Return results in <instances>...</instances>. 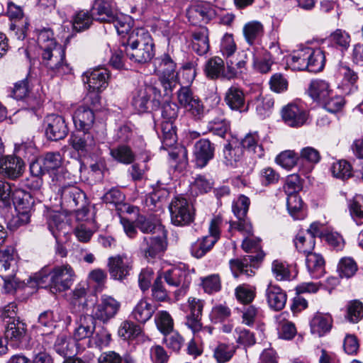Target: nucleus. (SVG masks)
I'll return each mask as SVG.
<instances>
[{
  "mask_svg": "<svg viewBox=\"0 0 363 363\" xmlns=\"http://www.w3.org/2000/svg\"><path fill=\"white\" fill-rule=\"evenodd\" d=\"M177 99L180 106L196 120H200L203 116L204 106L189 87H181L177 91Z\"/></svg>",
  "mask_w": 363,
  "mask_h": 363,
  "instance_id": "8",
  "label": "nucleus"
},
{
  "mask_svg": "<svg viewBox=\"0 0 363 363\" xmlns=\"http://www.w3.org/2000/svg\"><path fill=\"white\" fill-rule=\"evenodd\" d=\"M242 33L249 45H256L259 43L264 35V26L258 21H249L244 25Z\"/></svg>",
  "mask_w": 363,
  "mask_h": 363,
  "instance_id": "31",
  "label": "nucleus"
},
{
  "mask_svg": "<svg viewBox=\"0 0 363 363\" xmlns=\"http://www.w3.org/2000/svg\"><path fill=\"white\" fill-rule=\"evenodd\" d=\"M108 23H113L119 35L127 34L129 36L132 28V19L129 16L118 15L115 13L113 19Z\"/></svg>",
  "mask_w": 363,
  "mask_h": 363,
  "instance_id": "51",
  "label": "nucleus"
},
{
  "mask_svg": "<svg viewBox=\"0 0 363 363\" xmlns=\"http://www.w3.org/2000/svg\"><path fill=\"white\" fill-rule=\"evenodd\" d=\"M135 225L143 233H155L164 231L163 226L155 216L138 215L135 219Z\"/></svg>",
  "mask_w": 363,
  "mask_h": 363,
  "instance_id": "35",
  "label": "nucleus"
},
{
  "mask_svg": "<svg viewBox=\"0 0 363 363\" xmlns=\"http://www.w3.org/2000/svg\"><path fill=\"white\" fill-rule=\"evenodd\" d=\"M125 52L133 62L145 63L155 56V43L150 33L143 28L133 29L127 38Z\"/></svg>",
  "mask_w": 363,
  "mask_h": 363,
  "instance_id": "2",
  "label": "nucleus"
},
{
  "mask_svg": "<svg viewBox=\"0 0 363 363\" xmlns=\"http://www.w3.org/2000/svg\"><path fill=\"white\" fill-rule=\"evenodd\" d=\"M30 176L27 179L26 186L33 191H38L43 184L42 176L45 174L40 166L37 163H31L30 165Z\"/></svg>",
  "mask_w": 363,
  "mask_h": 363,
  "instance_id": "48",
  "label": "nucleus"
},
{
  "mask_svg": "<svg viewBox=\"0 0 363 363\" xmlns=\"http://www.w3.org/2000/svg\"><path fill=\"white\" fill-rule=\"evenodd\" d=\"M37 43L42 50L60 45L55 40L52 30L48 28L42 29L38 32Z\"/></svg>",
  "mask_w": 363,
  "mask_h": 363,
  "instance_id": "61",
  "label": "nucleus"
},
{
  "mask_svg": "<svg viewBox=\"0 0 363 363\" xmlns=\"http://www.w3.org/2000/svg\"><path fill=\"white\" fill-rule=\"evenodd\" d=\"M296 250L305 255L313 252L315 245V240L312 235H306L303 233L297 234L294 240Z\"/></svg>",
  "mask_w": 363,
  "mask_h": 363,
  "instance_id": "47",
  "label": "nucleus"
},
{
  "mask_svg": "<svg viewBox=\"0 0 363 363\" xmlns=\"http://www.w3.org/2000/svg\"><path fill=\"white\" fill-rule=\"evenodd\" d=\"M208 34L206 27H199L191 33L192 49L199 55H205L209 50Z\"/></svg>",
  "mask_w": 363,
  "mask_h": 363,
  "instance_id": "30",
  "label": "nucleus"
},
{
  "mask_svg": "<svg viewBox=\"0 0 363 363\" xmlns=\"http://www.w3.org/2000/svg\"><path fill=\"white\" fill-rule=\"evenodd\" d=\"M242 149L238 145L227 144L223 150L224 162L227 166L235 167L241 160Z\"/></svg>",
  "mask_w": 363,
  "mask_h": 363,
  "instance_id": "49",
  "label": "nucleus"
},
{
  "mask_svg": "<svg viewBox=\"0 0 363 363\" xmlns=\"http://www.w3.org/2000/svg\"><path fill=\"white\" fill-rule=\"evenodd\" d=\"M121 308V303L112 296L103 295L100 302L93 307L92 315L96 320L107 323L115 317Z\"/></svg>",
  "mask_w": 363,
  "mask_h": 363,
  "instance_id": "10",
  "label": "nucleus"
},
{
  "mask_svg": "<svg viewBox=\"0 0 363 363\" xmlns=\"http://www.w3.org/2000/svg\"><path fill=\"white\" fill-rule=\"evenodd\" d=\"M309 47H305L294 51L287 58V65L293 70H304L308 67Z\"/></svg>",
  "mask_w": 363,
  "mask_h": 363,
  "instance_id": "39",
  "label": "nucleus"
},
{
  "mask_svg": "<svg viewBox=\"0 0 363 363\" xmlns=\"http://www.w3.org/2000/svg\"><path fill=\"white\" fill-rule=\"evenodd\" d=\"M301 159L308 162L306 168L301 170L302 174H306L312 170L314 164L320 161V155L317 150L311 147H306L301 151Z\"/></svg>",
  "mask_w": 363,
  "mask_h": 363,
  "instance_id": "52",
  "label": "nucleus"
},
{
  "mask_svg": "<svg viewBox=\"0 0 363 363\" xmlns=\"http://www.w3.org/2000/svg\"><path fill=\"white\" fill-rule=\"evenodd\" d=\"M266 297L269 306L274 311H281L286 302V293L278 286L269 284L266 289Z\"/></svg>",
  "mask_w": 363,
  "mask_h": 363,
  "instance_id": "32",
  "label": "nucleus"
},
{
  "mask_svg": "<svg viewBox=\"0 0 363 363\" xmlns=\"http://www.w3.org/2000/svg\"><path fill=\"white\" fill-rule=\"evenodd\" d=\"M169 156L172 162V165L176 169L182 170L187 165V152L184 147L174 148L169 152Z\"/></svg>",
  "mask_w": 363,
  "mask_h": 363,
  "instance_id": "55",
  "label": "nucleus"
},
{
  "mask_svg": "<svg viewBox=\"0 0 363 363\" xmlns=\"http://www.w3.org/2000/svg\"><path fill=\"white\" fill-rule=\"evenodd\" d=\"M357 271V265L352 258H342L338 264V272L341 277L350 278L355 274Z\"/></svg>",
  "mask_w": 363,
  "mask_h": 363,
  "instance_id": "63",
  "label": "nucleus"
},
{
  "mask_svg": "<svg viewBox=\"0 0 363 363\" xmlns=\"http://www.w3.org/2000/svg\"><path fill=\"white\" fill-rule=\"evenodd\" d=\"M11 195L13 203L16 211L21 212V219L22 222H29L30 211L34 203L30 194L22 189H16Z\"/></svg>",
  "mask_w": 363,
  "mask_h": 363,
  "instance_id": "19",
  "label": "nucleus"
},
{
  "mask_svg": "<svg viewBox=\"0 0 363 363\" xmlns=\"http://www.w3.org/2000/svg\"><path fill=\"white\" fill-rule=\"evenodd\" d=\"M274 100L269 95H259L255 101L257 113L261 116H268L274 107Z\"/></svg>",
  "mask_w": 363,
  "mask_h": 363,
  "instance_id": "57",
  "label": "nucleus"
},
{
  "mask_svg": "<svg viewBox=\"0 0 363 363\" xmlns=\"http://www.w3.org/2000/svg\"><path fill=\"white\" fill-rule=\"evenodd\" d=\"M242 248L246 252H255L256 255H248L230 261V269L236 278L241 274L248 277L255 275L254 268L262 262L265 256V253L260 249L259 239L247 237L242 241Z\"/></svg>",
  "mask_w": 363,
  "mask_h": 363,
  "instance_id": "3",
  "label": "nucleus"
},
{
  "mask_svg": "<svg viewBox=\"0 0 363 363\" xmlns=\"http://www.w3.org/2000/svg\"><path fill=\"white\" fill-rule=\"evenodd\" d=\"M152 96L154 98L152 102L155 105H159V99L160 92L156 87L152 85L143 84L139 86L133 93V106L140 113H144L148 109V104Z\"/></svg>",
  "mask_w": 363,
  "mask_h": 363,
  "instance_id": "9",
  "label": "nucleus"
},
{
  "mask_svg": "<svg viewBox=\"0 0 363 363\" xmlns=\"http://www.w3.org/2000/svg\"><path fill=\"white\" fill-rule=\"evenodd\" d=\"M235 333L236 342L238 344L244 345L245 347H250L255 345L256 342L255 334L248 329L238 327L235 329Z\"/></svg>",
  "mask_w": 363,
  "mask_h": 363,
  "instance_id": "64",
  "label": "nucleus"
},
{
  "mask_svg": "<svg viewBox=\"0 0 363 363\" xmlns=\"http://www.w3.org/2000/svg\"><path fill=\"white\" fill-rule=\"evenodd\" d=\"M46 137L50 140L65 138L68 133V128L65 118L57 114L48 115L44 119Z\"/></svg>",
  "mask_w": 363,
  "mask_h": 363,
  "instance_id": "11",
  "label": "nucleus"
},
{
  "mask_svg": "<svg viewBox=\"0 0 363 363\" xmlns=\"http://www.w3.org/2000/svg\"><path fill=\"white\" fill-rule=\"evenodd\" d=\"M94 20L89 11L80 10L77 11L72 17L71 23L73 31L82 33L88 30Z\"/></svg>",
  "mask_w": 363,
  "mask_h": 363,
  "instance_id": "36",
  "label": "nucleus"
},
{
  "mask_svg": "<svg viewBox=\"0 0 363 363\" xmlns=\"http://www.w3.org/2000/svg\"><path fill=\"white\" fill-rule=\"evenodd\" d=\"M60 191L62 203L72 210L84 208L86 204L85 194L74 185L63 186Z\"/></svg>",
  "mask_w": 363,
  "mask_h": 363,
  "instance_id": "15",
  "label": "nucleus"
},
{
  "mask_svg": "<svg viewBox=\"0 0 363 363\" xmlns=\"http://www.w3.org/2000/svg\"><path fill=\"white\" fill-rule=\"evenodd\" d=\"M118 334L124 340H134L136 338L141 340H145V338L148 339L147 337L145 336L140 325L128 320L122 322L118 328Z\"/></svg>",
  "mask_w": 363,
  "mask_h": 363,
  "instance_id": "37",
  "label": "nucleus"
},
{
  "mask_svg": "<svg viewBox=\"0 0 363 363\" xmlns=\"http://www.w3.org/2000/svg\"><path fill=\"white\" fill-rule=\"evenodd\" d=\"M325 54L320 48L313 49L309 48L308 67L307 70L311 72H318L325 66Z\"/></svg>",
  "mask_w": 363,
  "mask_h": 363,
  "instance_id": "42",
  "label": "nucleus"
},
{
  "mask_svg": "<svg viewBox=\"0 0 363 363\" xmlns=\"http://www.w3.org/2000/svg\"><path fill=\"white\" fill-rule=\"evenodd\" d=\"M24 167V162L21 158L9 155L2 159L0 164V172L4 177L11 179H16L23 174Z\"/></svg>",
  "mask_w": 363,
  "mask_h": 363,
  "instance_id": "22",
  "label": "nucleus"
},
{
  "mask_svg": "<svg viewBox=\"0 0 363 363\" xmlns=\"http://www.w3.org/2000/svg\"><path fill=\"white\" fill-rule=\"evenodd\" d=\"M177 62L173 51L168 50L154 60V72L165 91H172L178 79Z\"/></svg>",
  "mask_w": 363,
  "mask_h": 363,
  "instance_id": "4",
  "label": "nucleus"
},
{
  "mask_svg": "<svg viewBox=\"0 0 363 363\" xmlns=\"http://www.w3.org/2000/svg\"><path fill=\"white\" fill-rule=\"evenodd\" d=\"M69 143L76 151L83 154L92 152L96 145L94 135L89 131H83L82 134L72 135Z\"/></svg>",
  "mask_w": 363,
  "mask_h": 363,
  "instance_id": "26",
  "label": "nucleus"
},
{
  "mask_svg": "<svg viewBox=\"0 0 363 363\" xmlns=\"http://www.w3.org/2000/svg\"><path fill=\"white\" fill-rule=\"evenodd\" d=\"M345 103V101L342 96L336 94L332 91L321 102V104L328 112L336 113L342 110Z\"/></svg>",
  "mask_w": 363,
  "mask_h": 363,
  "instance_id": "53",
  "label": "nucleus"
},
{
  "mask_svg": "<svg viewBox=\"0 0 363 363\" xmlns=\"http://www.w3.org/2000/svg\"><path fill=\"white\" fill-rule=\"evenodd\" d=\"M333 175L338 179L345 180L352 177V167L345 160H340L333 163L331 167Z\"/></svg>",
  "mask_w": 363,
  "mask_h": 363,
  "instance_id": "62",
  "label": "nucleus"
},
{
  "mask_svg": "<svg viewBox=\"0 0 363 363\" xmlns=\"http://www.w3.org/2000/svg\"><path fill=\"white\" fill-rule=\"evenodd\" d=\"M157 309V306L147 298H141L135 306L131 315L136 321L145 323L149 320Z\"/></svg>",
  "mask_w": 363,
  "mask_h": 363,
  "instance_id": "28",
  "label": "nucleus"
},
{
  "mask_svg": "<svg viewBox=\"0 0 363 363\" xmlns=\"http://www.w3.org/2000/svg\"><path fill=\"white\" fill-rule=\"evenodd\" d=\"M332 91L329 84L322 79L311 81L308 89L309 96L320 104Z\"/></svg>",
  "mask_w": 363,
  "mask_h": 363,
  "instance_id": "38",
  "label": "nucleus"
},
{
  "mask_svg": "<svg viewBox=\"0 0 363 363\" xmlns=\"http://www.w3.org/2000/svg\"><path fill=\"white\" fill-rule=\"evenodd\" d=\"M110 155L116 161L124 164H130L135 160L133 151L126 145H121L111 148Z\"/></svg>",
  "mask_w": 363,
  "mask_h": 363,
  "instance_id": "41",
  "label": "nucleus"
},
{
  "mask_svg": "<svg viewBox=\"0 0 363 363\" xmlns=\"http://www.w3.org/2000/svg\"><path fill=\"white\" fill-rule=\"evenodd\" d=\"M32 163L38 164L43 172L51 173L58 171L62 168V157L58 152H50L45 154L40 159Z\"/></svg>",
  "mask_w": 363,
  "mask_h": 363,
  "instance_id": "33",
  "label": "nucleus"
},
{
  "mask_svg": "<svg viewBox=\"0 0 363 363\" xmlns=\"http://www.w3.org/2000/svg\"><path fill=\"white\" fill-rule=\"evenodd\" d=\"M306 265L313 278H320L325 274V260L318 253L313 252L306 255Z\"/></svg>",
  "mask_w": 363,
  "mask_h": 363,
  "instance_id": "34",
  "label": "nucleus"
},
{
  "mask_svg": "<svg viewBox=\"0 0 363 363\" xmlns=\"http://www.w3.org/2000/svg\"><path fill=\"white\" fill-rule=\"evenodd\" d=\"M241 144L243 148L255 154L258 157H261L264 155V150L257 132L247 134L242 139Z\"/></svg>",
  "mask_w": 363,
  "mask_h": 363,
  "instance_id": "44",
  "label": "nucleus"
},
{
  "mask_svg": "<svg viewBox=\"0 0 363 363\" xmlns=\"http://www.w3.org/2000/svg\"><path fill=\"white\" fill-rule=\"evenodd\" d=\"M163 277L169 286L179 287L183 291H186L191 281L190 271L185 264L168 269L164 272Z\"/></svg>",
  "mask_w": 363,
  "mask_h": 363,
  "instance_id": "12",
  "label": "nucleus"
},
{
  "mask_svg": "<svg viewBox=\"0 0 363 363\" xmlns=\"http://www.w3.org/2000/svg\"><path fill=\"white\" fill-rule=\"evenodd\" d=\"M215 145L208 139H200L194 146V156L196 165L203 168L214 157Z\"/></svg>",
  "mask_w": 363,
  "mask_h": 363,
  "instance_id": "18",
  "label": "nucleus"
},
{
  "mask_svg": "<svg viewBox=\"0 0 363 363\" xmlns=\"http://www.w3.org/2000/svg\"><path fill=\"white\" fill-rule=\"evenodd\" d=\"M172 223L177 226L189 225L194 220V210L192 205L180 196H175L169 206Z\"/></svg>",
  "mask_w": 363,
  "mask_h": 363,
  "instance_id": "6",
  "label": "nucleus"
},
{
  "mask_svg": "<svg viewBox=\"0 0 363 363\" xmlns=\"http://www.w3.org/2000/svg\"><path fill=\"white\" fill-rule=\"evenodd\" d=\"M108 267L113 279L122 280L129 275L133 268L132 261L125 254L117 255L108 259Z\"/></svg>",
  "mask_w": 363,
  "mask_h": 363,
  "instance_id": "14",
  "label": "nucleus"
},
{
  "mask_svg": "<svg viewBox=\"0 0 363 363\" xmlns=\"http://www.w3.org/2000/svg\"><path fill=\"white\" fill-rule=\"evenodd\" d=\"M109 78L108 71L104 67H99L85 74L84 82L88 84L89 91H100L105 89Z\"/></svg>",
  "mask_w": 363,
  "mask_h": 363,
  "instance_id": "24",
  "label": "nucleus"
},
{
  "mask_svg": "<svg viewBox=\"0 0 363 363\" xmlns=\"http://www.w3.org/2000/svg\"><path fill=\"white\" fill-rule=\"evenodd\" d=\"M235 296L240 303L249 304L256 296V287L247 284H240L235 289Z\"/></svg>",
  "mask_w": 363,
  "mask_h": 363,
  "instance_id": "46",
  "label": "nucleus"
},
{
  "mask_svg": "<svg viewBox=\"0 0 363 363\" xmlns=\"http://www.w3.org/2000/svg\"><path fill=\"white\" fill-rule=\"evenodd\" d=\"M76 277L73 267L67 263L56 265L52 269L43 267L32 279L39 287H49L53 294L70 289Z\"/></svg>",
  "mask_w": 363,
  "mask_h": 363,
  "instance_id": "1",
  "label": "nucleus"
},
{
  "mask_svg": "<svg viewBox=\"0 0 363 363\" xmlns=\"http://www.w3.org/2000/svg\"><path fill=\"white\" fill-rule=\"evenodd\" d=\"M207 128L213 135L223 138L229 130V124L223 117H218L208 123Z\"/></svg>",
  "mask_w": 363,
  "mask_h": 363,
  "instance_id": "58",
  "label": "nucleus"
},
{
  "mask_svg": "<svg viewBox=\"0 0 363 363\" xmlns=\"http://www.w3.org/2000/svg\"><path fill=\"white\" fill-rule=\"evenodd\" d=\"M5 338L13 347H19L27 339L26 324L20 320L9 322L5 330Z\"/></svg>",
  "mask_w": 363,
  "mask_h": 363,
  "instance_id": "20",
  "label": "nucleus"
},
{
  "mask_svg": "<svg viewBox=\"0 0 363 363\" xmlns=\"http://www.w3.org/2000/svg\"><path fill=\"white\" fill-rule=\"evenodd\" d=\"M189 21L194 25L207 23L216 16V7L208 2H202L191 6L186 11Z\"/></svg>",
  "mask_w": 363,
  "mask_h": 363,
  "instance_id": "13",
  "label": "nucleus"
},
{
  "mask_svg": "<svg viewBox=\"0 0 363 363\" xmlns=\"http://www.w3.org/2000/svg\"><path fill=\"white\" fill-rule=\"evenodd\" d=\"M90 12L94 20L102 23H108L115 14L111 0H94Z\"/></svg>",
  "mask_w": 363,
  "mask_h": 363,
  "instance_id": "27",
  "label": "nucleus"
},
{
  "mask_svg": "<svg viewBox=\"0 0 363 363\" xmlns=\"http://www.w3.org/2000/svg\"><path fill=\"white\" fill-rule=\"evenodd\" d=\"M42 51V62L48 69L59 75L72 72V67L65 61V52L61 45Z\"/></svg>",
  "mask_w": 363,
  "mask_h": 363,
  "instance_id": "5",
  "label": "nucleus"
},
{
  "mask_svg": "<svg viewBox=\"0 0 363 363\" xmlns=\"http://www.w3.org/2000/svg\"><path fill=\"white\" fill-rule=\"evenodd\" d=\"M333 325V318L329 313H316L310 322L311 332L322 337L330 332Z\"/></svg>",
  "mask_w": 363,
  "mask_h": 363,
  "instance_id": "29",
  "label": "nucleus"
},
{
  "mask_svg": "<svg viewBox=\"0 0 363 363\" xmlns=\"http://www.w3.org/2000/svg\"><path fill=\"white\" fill-rule=\"evenodd\" d=\"M96 329V319L92 315H81L75 321L73 337L79 341L91 337Z\"/></svg>",
  "mask_w": 363,
  "mask_h": 363,
  "instance_id": "21",
  "label": "nucleus"
},
{
  "mask_svg": "<svg viewBox=\"0 0 363 363\" xmlns=\"http://www.w3.org/2000/svg\"><path fill=\"white\" fill-rule=\"evenodd\" d=\"M347 319L353 323H358L363 318V303L358 300H353L347 306Z\"/></svg>",
  "mask_w": 363,
  "mask_h": 363,
  "instance_id": "60",
  "label": "nucleus"
},
{
  "mask_svg": "<svg viewBox=\"0 0 363 363\" xmlns=\"http://www.w3.org/2000/svg\"><path fill=\"white\" fill-rule=\"evenodd\" d=\"M72 119L77 129L89 131L93 126L95 116L91 108L86 106H80L75 110Z\"/></svg>",
  "mask_w": 363,
  "mask_h": 363,
  "instance_id": "25",
  "label": "nucleus"
},
{
  "mask_svg": "<svg viewBox=\"0 0 363 363\" xmlns=\"http://www.w3.org/2000/svg\"><path fill=\"white\" fill-rule=\"evenodd\" d=\"M167 247L165 236H144L139 243V249L145 258H155Z\"/></svg>",
  "mask_w": 363,
  "mask_h": 363,
  "instance_id": "16",
  "label": "nucleus"
},
{
  "mask_svg": "<svg viewBox=\"0 0 363 363\" xmlns=\"http://www.w3.org/2000/svg\"><path fill=\"white\" fill-rule=\"evenodd\" d=\"M155 321L159 330L167 335L169 334L174 327V321L170 314L165 311H160L157 313Z\"/></svg>",
  "mask_w": 363,
  "mask_h": 363,
  "instance_id": "54",
  "label": "nucleus"
},
{
  "mask_svg": "<svg viewBox=\"0 0 363 363\" xmlns=\"http://www.w3.org/2000/svg\"><path fill=\"white\" fill-rule=\"evenodd\" d=\"M349 211L357 225L363 223V195L356 194L349 203Z\"/></svg>",
  "mask_w": 363,
  "mask_h": 363,
  "instance_id": "50",
  "label": "nucleus"
},
{
  "mask_svg": "<svg viewBox=\"0 0 363 363\" xmlns=\"http://www.w3.org/2000/svg\"><path fill=\"white\" fill-rule=\"evenodd\" d=\"M237 347L234 344L218 342L213 349V357L217 363H227L235 354Z\"/></svg>",
  "mask_w": 363,
  "mask_h": 363,
  "instance_id": "40",
  "label": "nucleus"
},
{
  "mask_svg": "<svg viewBox=\"0 0 363 363\" xmlns=\"http://www.w3.org/2000/svg\"><path fill=\"white\" fill-rule=\"evenodd\" d=\"M284 122L291 127H300L305 124L308 113L302 106L291 103L284 106L281 111Z\"/></svg>",
  "mask_w": 363,
  "mask_h": 363,
  "instance_id": "17",
  "label": "nucleus"
},
{
  "mask_svg": "<svg viewBox=\"0 0 363 363\" xmlns=\"http://www.w3.org/2000/svg\"><path fill=\"white\" fill-rule=\"evenodd\" d=\"M286 206L290 215L295 219H301L303 216L302 208L303 201L297 194L287 195Z\"/></svg>",
  "mask_w": 363,
  "mask_h": 363,
  "instance_id": "59",
  "label": "nucleus"
},
{
  "mask_svg": "<svg viewBox=\"0 0 363 363\" xmlns=\"http://www.w3.org/2000/svg\"><path fill=\"white\" fill-rule=\"evenodd\" d=\"M161 130L162 147L166 149L173 147L177 140L173 123L170 121H162L161 123Z\"/></svg>",
  "mask_w": 363,
  "mask_h": 363,
  "instance_id": "45",
  "label": "nucleus"
},
{
  "mask_svg": "<svg viewBox=\"0 0 363 363\" xmlns=\"http://www.w3.org/2000/svg\"><path fill=\"white\" fill-rule=\"evenodd\" d=\"M234 61L226 60L225 64L223 59L213 57L208 60L204 66L206 76L213 80L221 79L230 80L236 77V71L234 69Z\"/></svg>",
  "mask_w": 363,
  "mask_h": 363,
  "instance_id": "7",
  "label": "nucleus"
},
{
  "mask_svg": "<svg viewBox=\"0 0 363 363\" xmlns=\"http://www.w3.org/2000/svg\"><path fill=\"white\" fill-rule=\"evenodd\" d=\"M216 244V238L204 236L201 239H198L191 247V255L201 258L204 256Z\"/></svg>",
  "mask_w": 363,
  "mask_h": 363,
  "instance_id": "43",
  "label": "nucleus"
},
{
  "mask_svg": "<svg viewBox=\"0 0 363 363\" xmlns=\"http://www.w3.org/2000/svg\"><path fill=\"white\" fill-rule=\"evenodd\" d=\"M329 39L332 43L336 47L340 48L342 51L347 50L351 42L350 35L342 29H336L330 35Z\"/></svg>",
  "mask_w": 363,
  "mask_h": 363,
  "instance_id": "56",
  "label": "nucleus"
},
{
  "mask_svg": "<svg viewBox=\"0 0 363 363\" xmlns=\"http://www.w3.org/2000/svg\"><path fill=\"white\" fill-rule=\"evenodd\" d=\"M224 101L233 111L246 112L249 108V103L245 101L243 91L238 86H232L225 92Z\"/></svg>",
  "mask_w": 363,
  "mask_h": 363,
  "instance_id": "23",
  "label": "nucleus"
}]
</instances>
